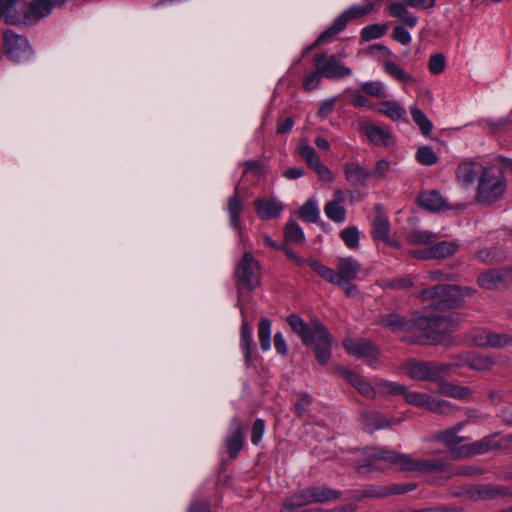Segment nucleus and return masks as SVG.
<instances>
[{
	"label": "nucleus",
	"mask_w": 512,
	"mask_h": 512,
	"mask_svg": "<svg viewBox=\"0 0 512 512\" xmlns=\"http://www.w3.org/2000/svg\"><path fill=\"white\" fill-rule=\"evenodd\" d=\"M287 323L300 337L306 347L314 351L317 362L325 366L331 359L333 337L328 329L318 320L307 324L299 315L291 314L287 317Z\"/></svg>",
	"instance_id": "1"
},
{
	"label": "nucleus",
	"mask_w": 512,
	"mask_h": 512,
	"mask_svg": "<svg viewBox=\"0 0 512 512\" xmlns=\"http://www.w3.org/2000/svg\"><path fill=\"white\" fill-rule=\"evenodd\" d=\"M372 455L377 460L385 461L404 472L440 474L445 479H448V472H450V462L445 458L415 459L410 454L387 448H375Z\"/></svg>",
	"instance_id": "2"
},
{
	"label": "nucleus",
	"mask_w": 512,
	"mask_h": 512,
	"mask_svg": "<svg viewBox=\"0 0 512 512\" xmlns=\"http://www.w3.org/2000/svg\"><path fill=\"white\" fill-rule=\"evenodd\" d=\"M500 166L493 165L482 171L477 187V201L481 204H492L499 200L506 189L504 171H512V159L500 156Z\"/></svg>",
	"instance_id": "3"
},
{
	"label": "nucleus",
	"mask_w": 512,
	"mask_h": 512,
	"mask_svg": "<svg viewBox=\"0 0 512 512\" xmlns=\"http://www.w3.org/2000/svg\"><path fill=\"white\" fill-rule=\"evenodd\" d=\"M475 293L476 290L472 287L442 284L421 290L418 297L423 302H429L430 306L445 310L460 307L464 297L473 296Z\"/></svg>",
	"instance_id": "4"
},
{
	"label": "nucleus",
	"mask_w": 512,
	"mask_h": 512,
	"mask_svg": "<svg viewBox=\"0 0 512 512\" xmlns=\"http://www.w3.org/2000/svg\"><path fill=\"white\" fill-rule=\"evenodd\" d=\"M309 266L323 279L337 286L348 285L356 279L361 265L352 257H340L336 263V270L329 268L315 259L309 260Z\"/></svg>",
	"instance_id": "5"
},
{
	"label": "nucleus",
	"mask_w": 512,
	"mask_h": 512,
	"mask_svg": "<svg viewBox=\"0 0 512 512\" xmlns=\"http://www.w3.org/2000/svg\"><path fill=\"white\" fill-rule=\"evenodd\" d=\"M375 3L373 0H365L360 5L350 7L341 13L332 23V25L322 32L316 41L309 47L313 49L318 47L322 43H326L334 38L337 34L345 29L348 22L363 17L369 14L374 9Z\"/></svg>",
	"instance_id": "6"
},
{
	"label": "nucleus",
	"mask_w": 512,
	"mask_h": 512,
	"mask_svg": "<svg viewBox=\"0 0 512 512\" xmlns=\"http://www.w3.org/2000/svg\"><path fill=\"white\" fill-rule=\"evenodd\" d=\"M416 326L423 331L425 340L433 344H447L448 336L454 331L456 323L451 317H420Z\"/></svg>",
	"instance_id": "7"
},
{
	"label": "nucleus",
	"mask_w": 512,
	"mask_h": 512,
	"mask_svg": "<svg viewBox=\"0 0 512 512\" xmlns=\"http://www.w3.org/2000/svg\"><path fill=\"white\" fill-rule=\"evenodd\" d=\"M235 281L239 295L242 291H253L260 285V264L250 253L246 252L236 265Z\"/></svg>",
	"instance_id": "8"
},
{
	"label": "nucleus",
	"mask_w": 512,
	"mask_h": 512,
	"mask_svg": "<svg viewBox=\"0 0 512 512\" xmlns=\"http://www.w3.org/2000/svg\"><path fill=\"white\" fill-rule=\"evenodd\" d=\"M2 52L10 61L16 63L27 61L34 54L27 38L13 30H6L3 33Z\"/></svg>",
	"instance_id": "9"
},
{
	"label": "nucleus",
	"mask_w": 512,
	"mask_h": 512,
	"mask_svg": "<svg viewBox=\"0 0 512 512\" xmlns=\"http://www.w3.org/2000/svg\"><path fill=\"white\" fill-rule=\"evenodd\" d=\"M313 65L327 79H341L352 75V70L341 62L339 55L318 54L313 59Z\"/></svg>",
	"instance_id": "10"
},
{
	"label": "nucleus",
	"mask_w": 512,
	"mask_h": 512,
	"mask_svg": "<svg viewBox=\"0 0 512 512\" xmlns=\"http://www.w3.org/2000/svg\"><path fill=\"white\" fill-rule=\"evenodd\" d=\"M345 351L354 357L363 359L369 365L377 362L380 352L370 340L364 338H345L342 341Z\"/></svg>",
	"instance_id": "11"
},
{
	"label": "nucleus",
	"mask_w": 512,
	"mask_h": 512,
	"mask_svg": "<svg viewBox=\"0 0 512 512\" xmlns=\"http://www.w3.org/2000/svg\"><path fill=\"white\" fill-rule=\"evenodd\" d=\"M375 216L371 222V236L374 241H382L393 248H400V242L390 237L391 225L381 205L375 206Z\"/></svg>",
	"instance_id": "12"
},
{
	"label": "nucleus",
	"mask_w": 512,
	"mask_h": 512,
	"mask_svg": "<svg viewBox=\"0 0 512 512\" xmlns=\"http://www.w3.org/2000/svg\"><path fill=\"white\" fill-rule=\"evenodd\" d=\"M0 18L8 25L28 24L27 1L0 0Z\"/></svg>",
	"instance_id": "13"
},
{
	"label": "nucleus",
	"mask_w": 512,
	"mask_h": 512,
	"mask_svg": "<svg viewBox=\"0 0 512 512\" xmlns=\"http://www.w3.org/2000/svg\"><path fill=\"white\" fill-rule=\"evenodd\" d=\"M466 495L473 501H488L508 497L511 492L502 485L478 483L467 487Z\"/></svg>",
	"instance_id": "14"
},
{
	"label": "nucleus",
	"mask_w": 512,
	"mask_h": 512,
	"mask_svg": "<svg viewBox=\"0 0 512 512\" xmlns=\"http://www.w3.org/2000/svg\"><path fill=\"white\" fill-rule=\"evenodd\" d=\"M496 434L488 435L482 439L470 444L460 446L458 457L469 458L474 455L485 454L492 450L500 448V445L494 441Z\"/></svg>",
	"instance_id": "15"
},
{
	"label": "nucleus",
	"mask_w": 512,
	"mask_h": 512,
	"mask_svg": "<svg viewBox=\"0 0 512 512\" xmlns=\"http://www.w3.org/2000/svg\"><path fill=\"white\" fill-rule=\"evenodd\" d=\"M460 359L462 366L476 371H490L499 362L500 356L463 353L460 355Z\"/></svg>",
	"instance_id": "16"
},
{
	"label": "nucleus",
	"mask_w": 512,
	"mask_h": 512,
	"mask_svg": "<svg viewBox=\"0 0 512 512\" xmlns=\"http://www.w3.org/2000/svg\"><path fill=\"white\" fill-rule=\"evenodd\" d=\"M407 375L418 381H435L432 361H416L410 360L404 364Z\"/></svg>",
	"instance_id": "17"
},
{
	"label": "nucleus",
	"mask_w": 512,
	"mask_h": 512,
	"mask_svg": "<svg viewBox=\"0 0 512 512\" xmlns=\"http://www.w3.org/2000/svg\"><path fill=\"white\" fill-rule=\"evenodd\" d=\"M243 447L242 421L234 417L230 421V433L226 439V448L231 458H236Z\"/></svg>",
	"instance_id": "18"
},
{
	"label": "nucleus",
	"mask_w": 512,
	"mask_h": 512,
	"mask_svg": "<svg viewBox=\"0 0 512 512\" xmlns=\"http://www.w3.org/2000/svg\"><path fill=\"white\" fill-rule=\"evenodd\" d=\"M429 441H438L441 442L450 452L451 459H462L463 457H458V451L461 443L464 441V437L456 435L455 431L451 429H446L444 431H440L434 433L429 437Z\"/></svg>",
	"instance_id": "19"
},
{
	"label": "nucleus",
	"mask_w": 512,
	"mask_h": 512,
	"mask_svg": "<svg viewBox=\"0 0 512 512\" xmlns=\"http://www.w3.org/2000/svg\"><path fill=\"white\" fill-rule=\"evenodd\" d=\"M485 169L486 168L478 162L464 160L459 163L456 169V177L461 185L469 186L474 183L477 176H480Z\"/></svg>",
	"instance_id": "20"
},
{
	"label": "nucleus",
	"mask_w": 512,
	"mask_h": 512,
	"mask_svg": "<svg viewBox=\"0 0 512 512\" xmlns=\"http://www.w3.org/2000/svg\"><path fill=\"white\" fill-rule=\"evenodd\" d=\"M254 206L262 220L278 218L284 209L283 204L274 198H258L254 201Z\"/></svg>",
	"instance_id": "21"
},
{
	"label": "nucleus",
	"mask_w": 512,
	"mask_h": 512,
	"mask_svg": "<svg viewBox=\"0 0 512 512\" xmlns=\"http://www.w3.org/2000/svg\"><path fill=\"white\" fill-rule=\"evenodd\" d=\"M345 379L365 398L374 399L376 397V385L373 386L363 376L354 371L345 369L343 371Z\"/></svg>",
	"instance_id": "22"
},
{
	"label": "nucleus",
	"mask_w": 512,
	"mask_h": 512,
	"mask_svg": "<svg viewBox=\"0 0 512 512\" xmlns=\"http://www.w3.org/2000/svg\"><path fill=\"white\" fill-rule=\"evenodd\" d=\"M360 130L367 136L369 141L376 146H387L392 139L389 130L370 122L363 123Z\"/></svg>",
	"instance_id": "23"
},
{
	"label": "nucleus",
	"mask_w": 512,
	"mask_h": 512,
	"mask_svg": "<svg viewBox=\"0 0 512 512\" xmlns=\"http://www.w3.org/2000/svg\"><path fill=\"white\" fill-rule=\"evenodd\" d=\"M361 422L364 430L368 433H373L376 430L385 429L392 425V420H389L379 411L363 412L361 414Z\"/></svg>",
	"instance_id": "24"
},
{
	"label": "nucleus",
	"mask_w": 512,
	"mask_h": 512,
	"mask_svg": "<svg viewBox=\"0 0 512 512\" xmlns=\"http://www.w3.org/2000/svg\"><path fill=\"white\" fill-rule=\"evenodd\" d=\"M346 180L353 186L365 185L371 173L356 162H347L343 166Z\"/></svg>",
	"instance_id": "25"
},
{
	"label": "nucleus",
	"mask_w": 512,
	"mask_h": 512,
	"mask_svg": "<svg viewBox=\"0 0 512 512\" xmlns=\"http://www.w3.org/2000/svg\"><path fill=\"white\" fill-rule=\"evenodd\" d=\"M506 276L507 271L504 269H490L478 276L477 284L483 289L494 290L505 281Z\"/></svg>",
	"instance_id": "26"
},
{
	"label": "nucleus",
	"mask_w": 512,
	"mask_h": 512,
	"mask_svg": "<svg viewBox=\"0 0 512 512\" xmlns=\"http://www.w3.org/2000/svg\"><path fill=\"white\" fill-rule=\"evenodd\" d=\"M407 7L408 5L404 2H393L388 6V11L392 17L397 18L403 25L414 28L418 23V18Z\"/></svg>",
	"instance_id": "27"
},
{
	"label": "nucleus",
	"mask_w": 512,
	"mask_h": 512,
	"mask_svg": "<svg viewBox=\"0 0 512 512\" xmlns=\"http://www.w3.org/2000/svg\"><path fill=\"white\" fill-rule=\"evenodd\" d=\"M378 324L396 333L407 330L410 327L411 322L400 314L393 312L381 315L378 319Z\"/></svg>",
	"instance_id": "28"
},
{
	"label": "nucleus",
	"mask_w": 512,
	"mask_h": 512,
	"mask_svg": "<svg viewBox=\"0 0 512 512\" xmlns=\"http://www.w3.org/2000/svg\"><path fill=\"white\" fill-rule=\"evenodd\" d=\"M438 392L441 395L458 400H465L472 397V390L466 386L455 385L450 382L440 381L438 383Z\"/></svg>",
	"instance_id": "29"
},
{
	"label": "nucleus",
	"mask_w": 512,
	"mask_h": 512,
	"mask_svg": "<svg viewBox=\"0 0 512 512\" xmlns=\"http://www.w3.org/2000/svg\"><path fill=\"white\" fill-rule=\"evenodd\" d=\"M240 347L244 353L246 363L250 364L252 361V351L255 348V344L252 338L251 326L245 319L242 320L241 325Z\"/></svg>",
	"instance_id": "30"
},
{
	"label": "nucleus",
	"mask_w": 512,
	"mask_h": 512,
	"mask_svg": "<svg viewBox=\"0 0 512 512\" xmlns=\"http://www.w3.org/2000/svg\"><path fill=\"white\" fill-rule=\"evenodd\" d=\"M28 24L36 23L49 16L52 10L44 0H32L27 2Z\"/></svg>",
	"instance_id": "31"
},
{
	"label": "nucleus",
	"mask_w": 512,
	"mask_h": 512,
	"mask_svg": "<svg viewBox=\"0 0 512 512\" xmlns=\"http://www.w3.org/2000/svg\"><path fill=\"white\" fill-rule=\"evenodd\" d=\"M419 204L428 211H439L444 207L445 201L438 191L431 190L420 194Z\"/></svg>",
	"instance_id": "32"
},
{
	"label": "nucleus",
	"mask_w": 512,
	"mask_h": 512,
	"mask_svg": "<svg viewBox=\"0 0 512 512\" xmlns=\"http://www.w3.org/2000/svg\"><path fill=\"white\" fill-rule=\"evenodd\" d=\"M309 504H313L312 492L311 487H306L295 492L290 498H288L284 503L282 510L289 511Z\"/></svg>",
	"instance_id": "33"
},
{
	"label": "nucleus",
	"mask_w": 512,
	"mask_h": 512,
	"mask_svg": "<svg viewBox=\"0 0 512 512\" xmlns=\"http://www.w3.org/2000/svg\"><path fill=\"white\" fill-rule=\"evenodd\" d=\"M243 203L238 196V185L235 188V194L228 198L227 210L230 219V225L234 229L240 228V215L243 211Z\"/></svg>",
	"instance_id": "34"
},
{
	"label": "nucleus",
	"mask_w": 512,
	"mask_h": 512,
	"mask_svg": "<svg viewBox=\"0 0 512 512\" xmlns=\"http://www.w3.org/2000/svg\"><path fill=\"white\" fill-rule=\"evenodd\" d=\"M459 249L456 241H440L430 246L433 259H443L455 254Z\"/></svg>",
	"instance_id": "35"
},
{
	"label": "nucleus",
	"mask_w": 512,
	"mask_h": 512,
	"mask_svg": "<svg viewBox=\"0 0 512 512\" xmlns=\"http://www.w3.org/2000/svg\"><path fill=\"white\" fill-rule=\"evenodd\" d=\"M384 71L392 78L397 81L404 83H413L414 78L407 73L401 66H399L396 62L392 60H385L383 62Z\"/></svg>",
	"instance_id": "36"
},
{
	"label": "nucleus",
	"mask_w": 512,
	"mask_h": 512,
	"mask_svg": "<svg viewBox=\"0 0 512 512\" xmlns=\"http://www.w3.org/2000/svg\"><path fill=\"white\" fill-rule=\"evenodd\" d=\"M405 392V385L384 379L376 380V395L397 396Z\"/></svg>",
	"instance_id": "37"
},
{
	"label": "nucleus",
	"mask_w": 512,
	"mask_h": 512,
	"mask_svg": "<svg viewBox=\"0 0 512 512\" xmlns=\"http://www.w3.org/2000/svg\"><path fill=\"white\" fill-rule=\"evenodd\" d=\"M378 111L393 121L406 117V110L396 101H382Z\"/></svg>",
	"instance_id": "38"
},
{
	"label": "nucleus",
	"mask_w": 512,
	"mask_h": 512,
	"mask_svg": "<svg viewBox=\"0 0 512 512\" xmlns=\"http://www.w3.org/2000/svg\"><path fill=\"white\" fill-rule=\"evenodd\" d=\"M311 492L313 504L333 501L341 495L340 491L324 486H311Z\"/></svg>",
	"instance_id": "39"
},
{
	"label": "nucleus",
	"mask_w": 512,
	"mask_h": 512,
	"mask_svg": "<svg viewBox=\"0 0 512 512\" xmlns=\"http://www.w3.org/2000/svg\"><path fill=\"white\" fill-rule=\"evenodd\" d=\"M427 409L431 412L447 416L454 415L458 411V407L451 402L432 396L430 397Z\"/></svg>",
	"instance_id": "40"
},
{
	"label": "nucleus",
	"mask_w": 512,
	"mask_h": 512,
	"mask_svg": "<svg viewBox=\"0 0 512 512\" xmlns=\"http://www.w3.org/2000/svg\"><path fill=\"white\" fill-rule=\"evenodd\" d=\"M284 239L287 243L302 244L305 241V235L299 224L290 220L284 228Z\"/></svg>",
	"instance_id": "41"
},
{
	"label": "nucleus",
	"mask_w": 512,
	"mask_h": 512,
	"mask_svg": "<svg viewBox=\"0 0 512 512\" xmlns=\"http://www.w3.org/2000/svg\"><path fill=\"white\" fill-rule=\"evenodd\" d=\"M412 120L419 127L423 135H429L433 130V124L425 115V113L418 107L413 106L410 108Z\"/></svg>",
	"instance_id": "42"
},
{
	"label": "nucleus",
	"mask_w": 512,
	"mask_h": 512,
	"mask_svg": "<svg viewBox=\"0 0 512 512\" xmlns=\"http://www.w3.org/2000/svg\"><path fill=\"white\" fill-rule=\"evenodd\" d=\"M271 325L268 318H261L258 323V340L264 352L271 347Z\"/></svg>",
	"instance_id": "43"
},
{
	"label": "nucleus",
	"mask_w": 512,
	"mask_h": 512,
	"mask_svg": "<svg viewBox=\"0 0 512 512\" xmlns=\"http://www.w3.org/2000/svg\"><path fill=\"white\" fill-rule=\"evenodd\" d=\"M324 212L330 220L336 223H343L346 219V210L339 201H328Z\"/></svg>",
	"instance_id": "44"
},
{
	"label": "nucleus",
	"mask_w": 512,
	"mask_h": 512,
	"mask_svg": "<svg viewBox=\"0 0 512 512\" xmlns=\"http://www.w3.org/2000/svg\"><path fill=\"white\" fill-rule=\"evenodd\" d=\"M407 404L427 409L431 395L416 391H408L405 386V392L402 394Z\"/></svg>",
	"instance_id": "45"
},
{
	"label": "nucleus",
	"mask_w": 512,
	"mask_h": 512,
	"mask_svg": "<svg viewBox=\"0 0 512 512\" xmlns=\"http://www.w3.org/2000/svg\"><path fill=\"white\" fill-rule=\"evenodd\" d=\"M340 238L347 248L356 249L359 246L360 232L356 226H349L340 232Z\"/></svg>",
	"instance_id": "46"
},
{
	"label": "nucleus",
	"mask_w": 512,
	"mask_h": 512,
	"mask_svg": "<svg viewBox=\"0 0 512 512\" xmlns=\"http://www.w3.org/2000/svg\"><path fill=\"white\" fill-rule=\"evenodd\" d=\"M413 285L411 276H402L396 278H386L382 280V287L391 290H404Z\"/></svg>",
	"instance_id": "47"
},
{
	"label": "nucleus",
	"mask_w": 512,
	"mask_h": 512,
	"mask_svg": "<svg viewBox=\"0 0 512 512\" xmlns=\"http://www.w3.org/2000/svg\"><path fill=\"white\" fill-rule=\"evenodd\" d=\"M300 218L304 221L314 223L319 218V209L317 203L310 199L306 201L299 211Z\"/></svg>",
	"instance_id": "48"
},
{
	"label": "nucleus",
	"mask_w": 512,
	"mask_h": 512,
	"mask_svg": "<svg viewBox=\"0 0 512 512\" xmlns=\"http://www.w3.org/2000/svg\"><path fill=\"white\" fill-rule=\"evenodd\" d=\"M484 473V469L472 465H461L458 467L450 463V472H448V479L454 476H476Z\"/></svg>",
	"instance_id": "49"
},
{
	"label": "nucleus",
	"mask_w": 512,
	"mask_h": 512,
	"mask_svg": "<svg viewBox=\"0 0 512 512\" xmlns=\"http://www.w3.org/2000/svg\"><path fill=\"white\" fill-rule=\"evenodd\" d=\"M299 154L312 169L322 162L315 149L308 144L299 147Z\"/></svg>",
	"instance_id": "50"
},
{
	"label": "nucleus",
	"mask_w": 512,
	"mask_h": 512,
	"mask_svg": "<svg viewBox=\"0 0 512 512\" xmlns=\"http://www.w3.org/2000/svg\"><path fill=\"white\" fill-rule=\"evenodd\" d=\"M387 31L386 25L372 24L361 30V38L364 41H371L382 37Z\"/></svg>",
	"instance_id": "51"
},
{
	"label": "nucleus",
	"mask_w": 512,
	"mask_h": 512,
	"mask_svg": "<svg viewBox=\"0 0 512 512\" xmlns=\"http://www.w3.org/2000/svg\"><path fill=\"white\" fill-rule=\"evenodd\" d=\"M436 235L429 231L424 230H412L408 234V241L411 244H429L434 241Z\"/></svg>",
	"instance_id": "52"
},
{
	"label": "nucleus",
	"mask_w": 512,
	"mask_h": 512,
	"mask_svg": "<svg viewBox=\"0 0 512 512\" xmlns=\"http://www.w3.org/2000/svg\"><path fill=\"white\" fill-rule=\"evenodd\" d=\"M490 348H504L512 344V336L506 333H497L490 330L488 338Z\"/></svg>",
	"instance_id": "53"
},
{
	"label": "nucleus",
	"mask_w": 512,
	"mask_h": 512,
	"mask_svg": "<svg viewBox=\"0 0 512 512\" xmlns=\"http://www.w3.org/2000/svg\"><path fill=\"white\" fill-rule=\"evenodd\" d=\"M416 159L423 165H433L438 161L436 153L428 146H422L417 150Z\"/></svg>",
	"instance_id": "54"
},
{
	"label": "nucleus",
	"mask_w": 512,
	"mask_h": 512,
	"mask_svg": "<svg viewBox=\"0 0 512 512\" xmlns=\"http://www.w3.org/2000/svg\"><path fill=\"white\" fill-rule=\"evenodd\" d=\"M361 89L372 97H385L386 90L382 82L380 81H371L365 82L361 84Z\"/></svg>",
	"instance_id": "55"
},
{
	"label": "nucleus",
	"mask_w": 512,
	"mask_h": 512,
	"mask_svg": "<svg viewBox=\"0 0 512 512\" xmlns=\"http://www.w3.org/2000/svg\"><path fill=\"white\" fill-rule=\"evenodd\" d=\"M433 372L435 374V382H440V380L447 374H449L454 368H458L462 366L461 364H453V363H440L432 361Z\"/></svg>",
	"instance_id": "56"
},
{
	"label": "nucleus",
	"mask_w": 512,
	"mask_h": 512,
	"mask_svg": "<svg viewBox=\"0 0 512 512\" xmlns=\"http://www.w3.org/2000/svg\"><path fill=\"white\" fill-rule=\"evenodd\" d=\"M312 404V397L307 393H302L298 396V400L294 404L295 413L299 417H303L310 409Z\"/></svg>",
	"instance_id": "57"
},
{
	"label": "nucleus",
	"mask_w": 512,
	"mask_h": 512,
	"mask_svg": "<svg viewBox=\"0 0 512 512\" xmlns=\"http://www.w3.org/2000/svg\"><path fill=\"white\" fill-rule=\"evenodd\" d=\"M446 66V58L442 53L431 55L428 63L429 70L432 74H440Z\"/></svg>",
	"instance_id": "58"
},
{
	"label": "nucleus",
	"mask_w": 512,
	"mask_h": 512,
	"mask_svg": "<svg viewBox=\"0 0 512 512\" xmlns=\"http://www.w3.org/2000/svg\"><path fill=\"white\" fill-rule=\"evenodd\" d=\"M511 391L509 390H491L488 393V400L492 405H499L501 403H508Z\"/></svg>",
	"instance_id": "59"
},
{
	"label": "nucleus",
	"mask_w": 512,
	"mask_h": 512,
	"mask_svg": "<svg viewBox=\"0 0 512 512\" xmlns=\"http://www.w3.org/2000/svg\"><path fill=\"white\" fill-rule=\"evenodd\" d=\"M384 497H387V486H371L365 490H362L358 499Z\"/></svg>",
	"instance_id": "60"
},
{
	"label": "nucleus",
	"mask_w": 512,
	"mask_h": 512,
	"mask_svg": "<svg viewBox=\"0 0 512 512\" xmlns=\"http://www.w3.org/2000/svg\"><path fill=\"white\" fill-rule=\"evenodd\" d=\"M322 74L318 70L310 72L303 81V88L306 91H312L316 89L321 83Z\"/></svg>",
	"instance_id": "61"
},
{
	"label": "nucleus",
	"mask_w": 512,
	"mask_h": 512,
	"mask_svg": "<svg viewBox=\"0 0 512 512\" xmlns=\"http://www.w3.org/2000/svg\"><path fill=\"white\" fill-rule=\"evenodd\" d=\"M265 421L263 419H256L251 429V442L257 445L262 440L265 431Z\"/></svg>",
	"instance_id": "62"
},
{
	"label": "nucleus",
	"mask_w": 512,
	"mask_h": 512,
	"mask_svg": "<svg viewBox=\"0 0 512 512\" xmlns=\"http://www.w3.org/2000/svg\"><path fill=\"white\" fill-rule=\"evenodd\" d=\"M489 337H490L489 329L479 328L473 332L472 341L478 347H489V345H488Z\"/></svg>",
	"instance_id": "63"
},
{
	"label": "nucleus",
	"mask_w": 512,
	"mask_h": 512,
	"mask_svg": "<svg viewBox=\"0 0 512 512\" xmlns=\"http://www.w3.org/2000/svg\"><path fill=\"white\" fill-rule=\"evenodd\" d=\"M392 37L402 45H407L412 40L410 33L402 25L393 28Z\"/></svg>",
	"instance_id": "64"
}]
</instances>
